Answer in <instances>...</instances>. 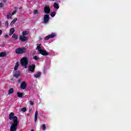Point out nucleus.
Returning <instances> with one entry per match:
<instances>
[{"label":"nucleus","mask_w":131,"mask_h":131,"mask_svg":"<svg viewBox=\"0 0 131 131\" xmlns=\"http://www.w3.org/2000/svg\"><path fill=\"white\" fill-rule=\"evenodd\" d=\"M15 114L14 113H11L9 115L10 120L13 121V123L10 126V131H16L18 128V118L16 116H14Z\"/></svg>","instance_id":"nucleus-1"},{"label":"nucleus","mask_w":131,"mask_h":131,"mask_svg":"<svg viewBox=\"0 0 131 131\" xmlns=\"http://www.w3.org/2000/svg\"><path fill=\"white\" fill-rule=\"evenodd\" d=\"M36 49L38 50V52L41 55H42V56H48L49 55V52L45 50L43 47L41 46V44H37Z\"/></svg>","instance_id":"nucleus-2"},{"label":"nucleus","mask_w":131,"mask_h":131,"mask_svg":"<svg viewBox=\"0 0 131 131\" xmlns=\"http://www.w3.org/2000/svg\"><path fill=\"white\" fill-rule=\"evenodd\" d=\"M20 64H21L23 66H25V68H27L28 58H27V57H23L20 60Z\"/></svg>","instance_id":"nucleus-3"},{"label":"nucleus","mask_w":131,"mask_h":131,"mask_svg":"<svg viewBox=\"0 0 131 131\" xmlns=\"http://www.w3.org/2000/svg\"><path fill=\"white\" fill-rule=\"evenodd\" d=\"M26 51V49L25 48H18L16 50L15 53L16 54H23Z\"/></svg>","instance_id":"nucleus-4"},{"label":"nucleus","mask_w":131,"mask_h":131,"mask_svg":"<svg viewBox=\"0 0 131 131\" xmlns=\"http://www.w3.org/2000/svg\"><path fill=\"white\" fill-rule=\"evenodd\" d=\"M44 11L46 14H50V12H51V9L50 8V6L46 5L44 8Z\"/></svg>","instance_id":"nucleus-5"},{"label":"nucleus","mask_w":131,"mask_h":131,"mask_svg":"<svg viewBox=\"0 0 131 131\" xmlns=\"http://www.w3.org/2000/svg\"><path fill=\"white\" fill-rule=\"evenodd\" d=\"M27 86V83H26V82L25 81L21 82L20 84V89H21V90H25Z\"/></svg>","instance_id":"nucleus-6"},{"label":"nucleus","mask_w":131,"mask_h":131,"mask_svg":"<svg viewBox=\"0 0 131 131\" xmlns=\"http://www.w3.org/2000/svg\"><path fill=\"white\" fill-rule=\"evenodd\" d=\"M50 19V16H49V14H46L44 16V23H45V24H47V23H48V22H49V20Z\"/></svg>","instance_id":"nucleus-7"},{"label":"nucleus","mask_w":131,"mask_h":131,"mask_svg":"<svg viewBox=\"0 0 131 131\" xmlns=\"http://www.w3.org/2000/svg\"><path fill=\"white\" fill-rule=\"evenodd\" d=\"M35 69V65L32 64L29 67V71L31 72H34Z\"/></svg>","instance_id":"nucleus-8"},{"label":"nucleus","mask_w":131,"mask_h":131,"mask_svg":"<svg viewBox=\"0 0 131 131\" xmlns=\"http://www.w3.org/2000/svg\"><path fill=\"white\" fill-rule=\"evenodd\" d=\"M19 39L21 40V41H26V40L28 39V38L25 36L20 35L19 37Z\"/></svg>","instance_id":"nucleus-9"},{"label":"nucleus","mask_w":131,"mask_h":131,"mask_svg":"<svg viewBox=\"0 0 131 131\" xmlns=\"http://www.w3.org/2000/svg\"><path fill=\"white\" fill-rule=\"evenodd\" d=\"M13 15H12V11H10L8 13L7 15V19H12V16Z\"/></svg>","instance_id":"nucleus-10"},{"label":"nucleus","mask_w":131,"mask_h":131,"mask_svg":"<svg viewBox=\"0 0 131 131\" xmlns=\"http://www.w3.org/2000/svg\"><path fill=\"white\" fill-rule=\"evenodd\" d=\"M5 56H7V53L6 52L0 53V58H4Z\"/></svg>","instance_id":"nucleus-11"},{"label":"nucleus","mask_w":131,"mask_h":131,"mask_svg":"<svg viewBox=\"0 0 131 131\" xmlns=\"http://www.w3.org/2000/svg\"><path fill=\"white\" fill-rule=\"evenodd\" d=\"M14 76L15 77H19L20 76V71H16L14 72Z\"/></svg>","instance_id":"nucleus-12"},{"label":"nucleus","mask_w":131,"mask_h":131,"mask_svg":"<svg viewBox=\"0 0 131 131\" xmlns=\"http://www.w3.org/2000/svg\"><path fill=\"white\" fill-rule=\"evenodd\" d=\"M41 74V73H40V72H38L34 75V77L36 78H38V77H40Z\"/></svg>","instance_id":"nucleus-13"},{"label":"nucleus","mask_w":131,"mask_h":131,"mask_svg":"<svg viewBox=\"0 0 131 131\" xmlns=\"http://www.w3.org/2000/svg\"><path fill=\"white\" fill-rule=\"evenodd\" d=\"M18 68H19V62H17L15 63V66L14 67V70L15 71L18 70Z\"/></svg>","instance_id":"nucleus-14"},{"label":"nucleus","mask_w":131,"mask_h":131,"mask_svg":"<svg viewBox=\"0 0 131 131\" xmlns=\"http://www.w3.org/2000/svg\"><path fill=\"white\" fill-rule=\"evenodd\" d=\"M14 32H15V29H14V28H12L10 30L9 35H12L14 33Z\"/></svg>","instance_id":"nucleus-15"},{"label":"nucleus","mask_w":131,"mask_h":131,"mask_svg":"<svg viewBox=\"0 0 131 131\" xmlns=\"http://www.w3.org/2000/svg\"><path fill=\"white\" fill-rule=\"evenodd\" d=\"M14 93V89L11 88L9 91H8V95H11V94H13Z\"/></svg>","instance_id":"nucleus-16"},{"label":"nucleus","mask_w":131,"mask_h":131,"mask_svg":"<svg viewBox=\"0 0 131 131\" xmlns=\"http://www.w3.org/2000/svg\"><path fill=\"white\" fill-rule=\"evenodd\" d=\"M28 33H29V32H28L27 31H24V32H23L22 35L24 36H25V35H28Z\"/></svg>","instance_id":"nucleus-17"},{"label":"nucleus","mask_w":131,"mask_h":131,"mask_svg":"<svg viewBox=\"0 0 131 131\" xmlns=\"http://www.w3.org/2000/svg\"><path fill=\"white\" fill-rule=\"evenodd\" d=\"M38 114V113L37 112V111H36L35 112V122H36L37 120V115Z\"/></svg>","instance_id":"nucleus-18"},{"label":"nucleus","mask_w":131,"mask_h":131,"mask_svg":"<svg viewBox=\"0 0 131 131\" xmlns=\"http://www.w3.org/2000/svg\"><path fill=\"white\" fill-rule=\"evenodd\" d=\"M17 96L19 98H22L23 97V93L17 92Z\"/></svg>","instance_id":"nucleus-19"},{"label":"nucleus","mask_w":131,"mask_h":131,"mask_svg":"<svg viewBox=\"0 0 131 131\" xmlns=\"http://www.w3.org/2000/svg\"><path fill=\"white\" fill-rule=\"evenodd\" d=\"M12 38H14V39H18V36L15 34H13L12 35Z\"/></svg>","instance_id":"nucleus-20"},{"label":"nucleus","mask_w":131,"mask_h":131,"mask_svg":"<svg viewBox=\"0 0 131 131\" xmlns=\"http://www.w3.org/2000/svg\"><path fill=\"white\" fill-rule=\"evenodd\" d=\"M54 8H55V9H59V5H58V4L54 3L53 5Z\"/></svg>","instance_id":"nucleus-21"},{"label":"nucleus","mask_w":131,"mask_h":131,"mask_svg":"<svg viewBox=\"0 0 131 131\" xmlns=\"http://www.w3.org/2000/svg\"><path fill=\"white\" fill-rule=\"evenodd\" d=\"M17 21V18H15L11 23V25H13V24H15V22Z\"/></svg>","instance_id":"nucleus-22"},{"label":"nucleus","mask_w":131,"mask_h":131,"mask_svg":"<svg viewBox=\"0 0 131 131\" xmlns=\"http://www.w3.org/2000/svg\"><path fill=\"white\" fill-rule=\"evenodd\" d=\"M49 36L50 38H53V37H55V36H56V34L55 33L51 34V35H49Z\"/></svg>","instance_id":"nucleus-23"},{"label":"nucleus","mask_w":131,"mask_h":131,"mask_svg":"<svg viewBox=\"0 0 131 131\" xmlns=\"http://www.w3.org/2000/svg\"><path fill=\"white\" fill-rule=\"evenodd\" d=\"M33 59H34V60H35L36 61H37V60L39 59V57H38L37 56H34L33 57Z\"/></svg>","instance_id":"nucleus-24"},{"label":"nucleus","mask_w":131,"mask_h":131,"mask_svg":"<svg viewBox=\"0 0 131 131\" xmlns=\"http://www.w3.org/2000/svg\"><path fill=\"white\" fill-rule=\"evenodd\" d=\"M56 15V12H53L51 13V17H55V15Z\"/></svg>","instance_id":"nucleus-25"},{"label":"nucleus","mask_w":131,"mask_h":131,"mask_svg":"<svg viewBox=\"0 0 131 131\" xmlns=\"http://www.w3.org/2000/svg\"><path fill=\"white\" fill-rule=\"evenodd\" d=\"M41 128L42 130H46V124H43Z\"/></svg>","instance_id":"nucleus-26"},{"label":"nucleus","mask_w":131,"mask_h":131,"mask_svg":"<svg viewBox=\"0 0 131 131\" xmlns=\"http://www.w3.org/2000/svg\"><path fill=\"white\" fill-rule=\"evenodd\" d=\"M16 13H17V10H15L14 11H13L12 14H11V15L13 16V15H15V14H16Z\"/></svg>","instance_id":"nucleus-27"},{"label":"nucleus","mask_w":131,"mask_h":131,"mask_svg":"<svg viewBox=\"0 0 131 131\" xmlns=\"http://www.w3.org/2000/svg\"><path fill=\"white\" fill-rule=\"evenodd\" d=\"M5 26L7 28V27L9 26V21H6L5 23Z\"/></svg>","instance_id":"nucleus-28"},{"label":"nucleus","mask_w":131,"mask_h":131,"mask_svg":"<svg viewBox=\"0 0 131 131\" xmlns=\"http://www.w3.org/2000/svg\"><path fill=\"white\" fill-rule=\"evenodd\" d=\"M50 35H49L48 36H47L46 37H45V39L46 40H48V39H50Z\"/></svg>","instance_id":"nucleus-29"},{"label":"nucleus","mask_w":131,"mask_h":131,"mask_svg":"<svg viewBox=\"0 0 131 131\" xmlns=\"http://www.w3.org/2000/svg\"><path fill=\"white\" fill-rule=\"evenodd\" d=\"M21 111H23V112H26V107H24V108H21Z\"/></svg>","instance_id":"nucleus-30"},{"label":"nucleus","mask_w":131,"mask_h":131,"mask_svg":"<svg viewBox=\"0 0 131 131\" xmlns=\"http://www.w3.org/2000/svg\"><path fill=\"white\" fill-rule=\"evenodd\" d=\"M30 104L31 106H33V105H34V102L33 101H30Z\"/></svg>","instance_id":"nucleus-31"},{"label":"nucleus","mask_w":131,"mask_h":131,"mask_svg":"<svg viewBox=\"0 0 131 131\" xmlns=\"http://www.w3.org/2000/svg\"><path fill=\"white\" fill-rule=\"evenodd\" d=\"M33 13H34V14H36L38 13V12L37 11V10H34Z\"/></svg>","instance_id":"nucleus-32"},{"label":"nucleus","mask_w":131,"mask_h":131,"mask_svg":"<svg viewBox=\"0 0 131 131\" xmlns=\"http://www.w3.org/2000/svg\"><path fill=\"white\" fill-rule=\"evenodd\" d=\"M4 7V4L2 3H0V8H3Z\"/></svg>","instance_id":"nucleus-33"},{"label":"nucleus","mask_w":131,"mask_h":131,"mask_svg":"<svg viewBox=\"0 0 131 131\" xmlns=\"http://www.w3.org/2000/svg\"><path fill=\"white\" fill-rule=\"evenodd\" d=\"M2 34H3V31H2V30H0V36L1 35H2Z\"/></svg>","instance_id":"nucleus-34"},{"label":"nucleus","mask_w":131,"mask_h":131,"mask_svg":"<svg viewBox=\"0 0 131 131\" xmlns=\"http://www.w3.org/2000/svg\"><path fill=\"white\" fill-rule=\"evenodd\" d=\"M5 37H8V35H7V34H6V35H5Z\"/></svg>","instance_id":"nucleus-35"},{"label":"nucleus","mask_w":131,"mask_h":131,"mask_svg":"<svg viewBox=\"0 0 131 131\" xmlns=\"http://www.w3.org/2000/svg\"><path fill=\"white\" fill-rule=\"evenodd\" d=\"M31 131H34V130H33V129H32Z\"/></svg>","instance_id":"nucleus-36"},{"label":"nucleus","mask_w":131,"mask_h":131,"mask_svg":"<svg viewBox=\"0 0 131 131\" xmlns=\"http://www.w3.org/2000/svg\"><path fill=\"white\" fill-rule=\"evenodd\" d=\"M0 27H1V22H0Z\"/></svg>","instance_id":"nucleus-37"},{"label":"nucleus","mask_w":131,"mask_h":131,"mask_svg":"<svg viewBox=\"0 0 131 131\" xmlns=\"http://www.w3.org/2000/svg\"><path fill=\"white\" fill-rule=\"evenodd\" d=\"M21 8H20V10H21Z\"/></svg>","instance_id":"nucleus-38"},{"label":"nucleus","mask_w":131,"mask_h":131,"mask_svg":"<svg viewBox=\"0 0 131 131\" xmlns=\"http://www.w3.org/2000/svg\"><path fill=\"white\" fill-rule=\"evenodd\" d=\"M52 1H55V0H52Z\"/></svg>","instance_id":"nucleus-39"}]
</instances>
